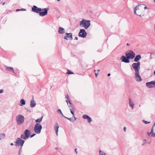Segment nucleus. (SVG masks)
Wrapping results in <instances>:
<instances>
[{"instance_id": "8", "label": "nucleus", "mask_w": 155, "mask_h": 155, "mask_svg": "<svg viewBox=\"0 0 155 155\" xmlns=\"http://www.w3.org/2000/svg\"><path fill=\"white\" fill-rule=\"evenodd\" d=\"M25 142V141L21 139V138L18 137L16 139V141L15 143H16V145H15L21 146L22 147Z\"/></svg>"}, {"instance_id": "47", "label": "nucleus", "mask_w": 155, "mask_h": 155, "mask_svg": "<svg viewBox=\"0 0 155 155\" xmlns=\"http://www.w3.org/2000/svg\"><path fill=\"white\" fill-rule=\"evenodd\" d=\"M74 117V121H75V120H76V118L75 117H74H74Z\"/></svg>"}, {"instance_id": "2", "label": "nucleus", "mask_w": 155, "mask_h": 155, "mask_svg": "<svg viewBox=\"0 0 155 155\" xmlns=\"http://www.w3.org/2000/svg\"><path fill=\"white\" fill-rule=\"evenodd\" d=\"M90 25V21L88 20H87L83 19L80 23V26L86 29H87Z\"/></svg>"}, {"instance_id": "40", "label": "nucleus", "mask_w": 155, "mask_h": 155, "mask_svg": "<svg viewBox=\"0 0 155 155\" xmlns=\"http://www.w3.org/2000/svg\"><path fill=\"white\" fill-rule=\"evenodd\" d=\"M3 92V89H1L0 90V93H2Z\"/></svg>"}, {"instance_id": "38", "label": "nucleus", "mask_w": 155, "mask_h": 155, "mask_svg": "<svg viewBox=\"0 0 155 155\" xmlns=\"http://www.w3.org/2000/svg\"><path fill=\"white\" fill-rule=\"evenodd\" d=\"M22 147H21H21L20 148V149H19V153H18V154H21V151H22Z\"/></svg>"}, {"instance_id": "35", "label": "nucleus", "mask_w": 155, "mask_h": 155, "mask_svg": "<svg viewBox=\"0 0 155 155\" xmlns=\"http://www.w3.org/2000/svg\"><path fill=\"white\" fill-rule=\"evenodd\" d=\"M152 137H155V133L152 132V133H151V135H150Z\"/></svg>"}, {"instance_id": "3", "label": "nucleus", "mask_w": 155, "mask_h": 155, "mask_svg": "<svg viewBox=\"0 0 155 155\" xmlns=\"http://www.w3.org/2000/svg\"><path fill=\"white\" fill-rule=\"evenodd\" d=\"M16 119L17 124L18 125H21L24 123L25 118L23 115L19 114L16 116Z\"/></svg>"}, {"instance_id": "46", "label": "nucleus", "mask_w": 155, "mask_h": 155, "mask_svg": "<svg viewBox=\"0 0 155 155\" xmlns=\"http://www.w3.org/2000/svg\"><path fill=\"white\" fill-rule=\"evenodd\" d=\"M66 102L67 103V104H68V103L69 102L68 100H66Z\"/></svg>"}, {"instance_id": "48", "label": "nucleus", "mask_w": 155, "mask_h": 155, "mask_svg": "<svg viewBox=\"0 0 155 155\" xmlns=\"http://www.w3.org/2000/svg\"><path fill=\"white\" fill-rule=\"evenodd\" d=\"M99 70H97V74H98V72L99 71Z\"/></svg>"}, {"instance_id": "23", "label": "nucleus", "mask_w": 155, "mask_h": 155, "mask_svg": "<svg viewBox=\"0 0 155 155\" xmlns=\"http://www.w3.org/2000/svg\"><path fill=\"white\" fill-rule=\"evenodd\" d=\"M6 70L8 71H12L14 72V69L12 67H7L6 68Z\"/></svg>"}, {"instance_id": "29", "label": "nucleus", "mask_w": 155, "mask_h": 155, "mask_svg": "<svg viewBox=\"0 0 155 155\" xmlns=\"http://www.w3.org/2000/svg\"><path fill=\"white\" fill-rule=\"evenodd\" d=\"M153 127H152L151 132H147V134L148 136H150L151 135V133H152V132H153Z\"/></svg>"}, {"instance_id": "18", "label": "nucleus", "mask_w": 155, "mask_h": 155, "mask_svg": "<svg viewBox=\"0 0 155 155\" xmlns=\"http://www.w3.org/2000/svg\"><path fill=\"white\" fill-rule=\"evenodd\" d=\"M59 128V126L58 123H55V125L54 126V129L57 135H58V131Z\"/></svg>"}, {"instance_id": "16", "label": "nucleus", "mask_w": 155, "mask_h": 155, "mask_svg": "<svg viewBox=\"0 0 155 155\" xmlns=\"http://www.w3.org/2000/svg\"><path fill=\"white\" fill-rule=\"evenodd\" d=\"M129 106L132 109H133L134 108V104L131 98H130L129 99Z\"/></svg>"}, {"instance_id": "36", "label": "nucleus", "mask_w": 155, "mask_h": 155, "mask_svg": "<svg viewBox=\"0 0 155 155\" xmlns=\"http://www.w3.org/2000/svg\"><path fill=\"white\" fill-rule=\"evenodd\" d=\"M57 112L59 114H62V113L60 109H58L57 110Z\"/></svg>"}, {"instance_id": "12", "label": "nucleus", "mask_w": 155, "mask_h": 155, "mask_svg": "<svg viewBox=\"0 0 155 155\" xmlns=\"http://www.w3.org/2000/svg\"><path fill=\"white\" fill-rule=\"evenodd\" d=\"M48 9V8H45L42 10V12H40L39 13V15L41 16H43L47 14Z\"/></svg>"}, {"instance_id": "51", "label": "nucleus", "mask_w": 155, "mask_h": 155, "mask_svg": "<svg viewBox=\"0 0 155 155\" xmlns=\"http://www.w3.org/2000/svg\"><path fill=\"white\" fill-rule=\"evenodd\" d=\"M144 9H147V7H146V6H145V7H144Z\"/></svg>"}, {"instance_id": "4", "label": "nucleus", "mask_w": 155, "mask_h": 155, "mask_svg": "<svg viewBox=\"0 0 155 155\" xmlns=\"http://www.w3.org/2000/svg\"><path fill=\"white\" fill-rule=\"evenodd\" d=\"M31 134V132L29 130H26L24 132V134H22L21 136V139L26 140L28 139Z\"/></svg>"}, {"instance_id": "5", "label": "nucleus", "mask_w": 155, "mask_h": 155, "mask_svg": "<svg viewBox=\"0 0 155 155\" xmlns=\"http://www.w3.org/2000/svg\"><path fill=\"white\" fill-rule=\"evenodd\" d=\"M42 128L41 125L39 123H36L35 126L34 130L36 133L39 134L41 133Z\"/></svg>"}, {"instance_id": "9", "label": "nucleus", "mask_w": 155, "mask_h": 155, "mask_svg": "<svg viewBox=\"0 0 155 155\" xmlns=\"http://www.w3.org/2000/svg\"><path fill=\"white\" fill-rule=\"evenodd\" d=\"M87 35V33L84 29H81L78 34V35L79 37L83 38H85Z\"/></svg>"}, {"instance_id": "61", "label": "nucleus", "mask_w": 155, "mask_h": 155, "mask_svg": "<svg viewBox=\"0 0 155 155\" xmlns=\"http://www.w3.org/2000/svg\"><path fill=\"white\" fill-rule=\"evenodd\" d=\"M19 155H21V154H19Z\"/></svg>"}, {"instance_id": "27", "label": "nucleus", "mask_w": 155, "mask_h": 155, "mask_svg": "<svg viewBox=\"0 0 155 155\" xmlns=\"http://www.w3.org/2000/svg\"><path fill=\"white\" fill-rule=\"evenodd\" d=\"M99 155H106L105 153L102 151L99 150Z\"/></svg>"}, {"instance_id": "50", "label": "nucleus", "mask_w": 155, "mask_h": 155, "mask_svg": "<svg viewBox=\"0 0 155 155\" xmlns=\"http://www.w3.org/2000/svg\"><path fill=\"white\" fill-rule=\"evenodd\" d=\"M110 75V73L108 74H107V76L108 77Z\"/></svg>"}, {"instance_id": "59", "label": "nucleus", "mask_w": 155, "mask_h": 155, "mask_svg": "<svg viewBox=\"0 0 155 155\" xmlns=\"http://www.w3.org/2000/svg\"><path fill=\"white\" fill-rule=\"evenodd\" d=\"M154 2H155V0H154Z\"/></svg>"}, {"instance_id": "19", "label": "nucleus", "mask_w": 155, "mask_h": 155, "mask_svg": "<svg viewBox=\"0 0 155 155\" xmlns=\"http://www.w3.org/2000/svg\"><path fill=\"white\" fill-rule=\"evenodd\" d=\"M141 58V56L140 55H137L134 59V61L136 62H138V61Z\"/></svg>"}, {"instance_id": "44", "label": "nucleus", "mask_w": 155, "mask_h": 155, "mask_svg": "<svg viewBox=\"0 0 155 155\" xmlns=\"http://www.w3.org/2000/svg\"><path fill=\"white\" fill-rule=\"evenodd\" d=\"M75 151L76 152V154H77L78 152H77V148H76L75 149Z\"/></svg>"}, {"instance_id": "32", "label": "nucleus", "mask_w": 155, "mask_h": 155, "mask_svg": "<svg viewBox=\"0 0 155 155\" xmlns=\"http://www.w3.org/2000/svg\"><path fill=\"white\" fill-rule=\"evenodd\" d=\"M87 119L88 123H90L91 122L92 119L90 117H89Z\"/></svg>"}, {"instance_id": "1", "label": "nucleus", "mask_w": 155, "mask_h": 155, "mask_svg": "<svg viewBox=\"0 0 155 155\" xmlns=\"http://www.w3.org/2000/svg\"><path fill=\"white\" fill-rule=\"evenodd\" d=\"M143 5H138L134 8V14H135L141 16V14L143 12Z\"/></svg>"}, {"instance_id": "42", "label": "nucleus", "mask_w": 155, "mask_h": 155, "mask_svg": "<svg viewBox=\"0 0 155 155\" xmlns=\"http://www.w3.org/2000/svg\"><path fill=\"white\" fill-rule=\"evenodd\" d=\"M26 10L24 8H22V9H21V11H25Z\"/></svg>"}, {"instance_id": "52", "label": "nucleus", "mask_w": 155, "mask_h": 155, "mask_svg": "<svg viewBox=\"0 0 155 155\" xmlns=\"http://www.w3.org/2000/svg\"><path fill=\"white\" fill-rule=\"evenodd\" d=\"M155 126V122L154 124H153V126L152 127H154Z\"/></svg>"}, {"instance_id": "20", "label": "nucleus", "mask_w": 155, "mask_h": 155, "mask_svg": "<svg viewBox=\"0 0 155 155\" xmlns=\"http://www.w3.org/2000/svg\"><path fill=\"white\" fill-rule=\"evenodd\" d=\"M58 32L60 34L64 33L65 32L64 29L62 27H60L58 29Z\"/></svg>"}, {"instance_id": "14", "label": "nucleus", "mask_w": 155, "mask_h": 155, "mask_svg": "<svg viewBox=\"0 0 155 155\" xmlns=\"http://www.w3.org/2000/svg\"><path fill=\"white\" fill-rule=\"evenodd\" d=\"M32 11L35 12L37 13H39L40 12L42 11L41 8H38L35 5L33 6V7H32Z\"/></svg>"}, {"instance_id": "58", "label": "nucleus", "mask_w": 155, "mask_h": 155, "mask_svg": "<svg viewBox=\"0 0 155 155\" xmlns=\"http://www.w3.org/2000/svg\"><path fill=\"white\" fill-rule=\"evenodd\" d=\"M5 4V2H4V3L2 4V5H4Z\"/></svg>"}, {"instance_id": "53", "label": "nucleus", "mask_w": 155, "mask_h": 155, "mask_svg": "<svg viewBox=\"0 0 155 155\" xmlns=\"http://www.w3.org/2000/svg\"><path fill=\"white\" fill-rule=\"evenodd\" d=\"M11 145H12V146H13V143H11V144H10Z\"/></svg>"}, {"instance_id": "21", "label": "nucleus", "mask_w": 155, "mask_h": 155, "mask_svg": "<svg viewBox=\"0 0 155 155\" xmlns=\"http://www.w3.org/2000/svg\"><path fill=\"white\" fill-rule=\"evenodd\" d=\"M69 107V108L70 110L71 113L72 114L73 117H74V107H72V109L70 108V106H68Z\"/></svg>"}, {"instance_id": "39", "label": "nucleus", "mask_w": 155, "mask_h": 155, "mask_svg": "<svg viewBox=\"0 0 155 155\" xmlns=\"http://www.w3.org/2000/svg\"><path fill=\"white\" fill-rule=\"evenodd\" d=\"M35 135H36V134H33L31 135V136L30 137H31H31H34V136Z\"/></svg>"}, {"instance_id": "30", "label": "nucleus", "mask_w": 155, "mask_h": 155, "mask_svg": "<svg viewBox=\"0 0 155 155\" xmlns=\"http://www.w3.org/2000/svg\"><path fill=\"white\" fill-rule=\"evenodd\" d=\"M89 116L86 114H84L83 115V118L84 119H87L88 118Z\"/></svg>"}, {"instance_id": "55", "label": "nucleus", "mask_w": 155, "mask_h": 155, "mask_svg": "<svg viewBox=\"0 0 155 155\" xmlns=\"http://www.w3.org/2000/svg\"><path fill=\"white\" fill-rule=\"evenodd\" d=\"M130 45L129 43H127V45Z\"/></svg>"}, {"instance_id": "6", "label": "nucleus", "mask_w": 155, "mask_h": 155, "mask_svg": "<svg viewBox=\"0 0 155 155\" xmlns=\"http://www.w3.org/2000/svg\"><path fill=\"white\" fill-rule=\"evenodd\" d=\"M140 63L139 61L137 63H134L132 64V67L133 68L135 73L139 72L140 68Z\"/></svg>"}, {"instance_id": "33", "label": "nucleus", "mask_w": 155, "mask_h": 155, "mask_svg": "<svg viewBox=\"0 0 155 155\" xmlns=\"http://www.w3.org/2000/svg\"><path fill=\"white\" fill-rule=\"evenodd\" d=\"M66 98L68 100L69 103V104L71 105V104L70 102V101L69 100V97L68 94L66 96Z\"/></svg>"}, {"instance_id": "57", "label": "nucleus", "mask_w": 155, "mask_h": 155, "mask_svg": "<svg viewBox=\"0 0 155 155\" xmlns=\"http://www.w3.org/2000/svg\"><path fill=\"white\" fill-rule=\"evenodd\" d=\"M61 115H62V116L64 117H65L64 116V115H63V114H61Z\"/></svg>"}, {"instance_id": "41", "label": "nucleus", "mask_w": 155, "mask_h": 155, "mask_svg": "<svg viewBox=\"0 0 155 155\" xmlns=\"http://www.w3.org/2000/svg\"><path fill=\"white\" fill-rule=\"evenodd\" d=\"M126 127H124V131L125 132H126Z\"/></svg>"}, {"instance_id": "26", "label": "nucleus", "mask_w": 155, "mask_h": 155, "mask_svg": "<svg viewBox=\"0 0 155 155\" xmlns=\"http://www.w3.org/2000/svg\"><path fill=\"white\" fill-rule=\"evenodd\" d=\"M146 143L149 144L150 143L148 141H147L146 140L144 139L143 141V143L142 144V145L144 146Z\"/></svg>"}, {"instance_id": "34", "label": "nucleus", "mask_w": 155, "mask_h": 155, "mask_svg": "<svg viewBox=\"0 0 155 155\" xmlns=\"http://www.w3.org/2000/svg\"><path fill=\"white\" fill-rule=\"evenodd\" d=\"M64 117L65 118H66L67 119L71 121L74 122V121H73V120L71 118H68V117Z\"/></svg>"}, {"instance_id": "17", "label": "nucleus", "mask_w": 155, "mask_h": 155, "mask_svg": "<svg viewBox=\"0 0 155 155\" xmlns=\"http://www.w3.org/2000/svg\"><path fill=\"white\" fill-rule=\"evenodd\" d=\"M36 105V103L34 99H32L30 102V106L31 108L35 107Z\"/></svg>"}, {"instance_id": "43", "label": "nucleus", "mask_w": 155, "mask_h": 155, "mask_svg": "<svg viewBox=\"0 0 155 155\" xmlns=\"http://www.w3.org/2000/svg\"><path fill=\"white\" fill-rule=\"evenodd\" d=\"M95 76L96 77H97V74H97V72H96V73H95Z\"/></svg>"}, {"instance_id": "45", "label": "nucleus", "mask_w": 155, "mask_h": 155, "mask_svg": "<svg viewBox=\"0 0 155 155\" xmlns=\"http://www.w3.org/2000/svg\"><path fill=\"white\" fill-rule=\"evenodd\" d=\"M21 11V9H17L16 10V11Z\"/></svg>"}, {"instance_id": "37", "label": "nucleus", "mask_w": 155, "mask_h": 155, "mask_svg": "<svg viewBox=\"0 0 155 155\" xmlns=\"http://www.w3.org/2000/svg\"><path fill=\"white\" fill-rule=\"evenodd\" d=\"M143 122L145 124H149L150 123V122H147V121H146L144 120H143Z\"/></svg>"}, {"instance_id": "54", "label": "nucleus", "mask_w": 155, "mask_h": 155, "mask_svg": "<svg viewBox=\"0 0 155 155\" xmlns=\"http://www.w3.org/2000/svg\"><path fill=\"white\" fill-rule=\"evenodd\" d=\"M71 106V107H70V108H71L72 109V107H72V106Z\"/></svg>"}, {"instance_id": "49", "label": "nucleus", "mask_w": 155, "mask_h": 155, "mask_svg": "<svg viewBox=\"0 0 155 155\" xmlns=\"http://www.w3.org/2000/svg\"><path fill=\"white\" fill-rule=\"evenodd\" d=\"M75 39L78 40V38L77 37H75V38L74 39Z\"/></svg>"}, {"instance_id": "28", "label": "nucleus", "mask_w": 155, "mask_h": 155, "mask_svg": "<svg viewBox=\"0 0 155 155\" xmlns=\"http://www.w3.org/2000/svg\"><path fill=\"white\" fill-rule=\"evenodd\" d=\"M153 127H152L151 132H147V134L148 136H150L151 135V133H152V132H153Z\"/></svg>"}, {"instance_id": "31", "label": "nucleus", "mask_w": 155, "mask_h": 155, "mask_svg": "<svg viewBox=\"0 0 155 155\" xmlns=\"http://www.w3.org/2000/svg\"><path fill=\"white\" fill-rule=\"evenodd\" d=\"M67 73L68 74H73L74 73L72 72L70 70H68Z\"/></svg>"}, {"instance_id": "25", "label": "nucleus", "mask_w": 155, "mask_h": 155, "mask_svg": "<svg viewBox=\"0 0 155 155\" xmlns=\"http://www.w3.org/2000/svg\"><path fill=\"white\" fill-rule=\"evenodd\" d=\"M43 117V116H42L41 117L40 119H38L35 120L36 122H38L40 123L41 122L42 119V118Z\"/></svg>"}, {"instance_id": "11", "label": "nucleus", "mask_w": 155, "mask_h": 155, "mask_svg": "<svg viewBox=\"0 0 155 155\" xmlns=\"http://www.w3.org/2000/svg\"><path fill=\"white\" fill-rule=\"evenodd\" d=\"M147 86L149 88L155 87V81H152L146 83Z\"/></svg>"}, {"instance_id": "56", "label": "nucleus", "mask_w": 155, "mask_h": 155, "mask_svg": "<svg viewBox=\"0 0 155 155\" xmlns=\"http://www.w3.org/2000/svg\"><path fill=\"white\" fill-rule=\"evenodd\" d=\"M94 72L95 73L97 72V71H96V70H94Z\"/></svg>"}, {"instance_id": "60", "label": "nucleus", "mask_w": 155, "mask_h": 155, "mask_svg": "<svg viewBox=\"0 0 155 155\" xmlns=\"http://www.w3.org/2000/svg\"><path fill=\"white\" fill-rule=\"evenodd\" d=\"M58 149V148H55V149Z\"/></svg>"}, {"instance_id": "15", "label": "nucleus", "mask_w": 155, "mask_h": 155, "mask_svg": "<svg viewBox=\"0 0 155 155\" xmlns=\"http://www.w3.org/2000/svg\"><path fill=\"white\" fill-rule=\"evenodd\" d=\"M66 35H67L66 36H65L64 38L65 39L68 40L70 38L71 40H72L73 39L72 37V34L71 33H66Z\"/></svg>"}, {"instance_id": "10", "label": "nucleus", "mask_w": 155, "mask_h": 155, "mask_svg": "<svg viewBox=\"0 0 155 155\" xmlns=\"http://www.w3.org/2000/svg\"><path fill=\"white\" fill-rule=\"evenodd\" d=\"M135 78L136 81L137 82H140L142 81V78L139 74V72L135 73Z\"/></svg>"}, {"instance_id": "13", "label": "nucleus", "mask_w": 155, "mask_h": 155, "mask_svg": "<svg viewBox=\"0 0 155 155\" xmlns=\"http://www.w3.org/2000/svg\"><path fill=\"white\" fill-rule=\"evenodd\" d=\"M120 59L121 60L122 62H124L126 63H129L130 62L129 59L126 56H122L120 58Z\"/></svg>"}, {"instance_id": "24", "label": "nucleus", "mask_w": 155, "mask_h": 155, "mask_svg": "<svg viewBox=\"0 0 155 155\" xmlns=\"http://www.w3.org/2000/svg\"><path fill=\"white\" fill-rule=\"evenodd\" d=\"M5 137V134H0V140L4 139Z\"/></svg>"}, {"instance_id": "7", "label": "nucleus", "mask_w": 155, "mask_h": 155, "mask_svg": "<svg viewBox=\"0 0 155 155\" xmlns=\"http://www.w3.org/2000/svg\"><path fill=\"white\" fill-rule=\"evenodd\" d=\"M125 55L128 58L133 59L135 56V53L132 51L130 50L128 52H127L125 53Z\"/></svg>"}, {"instance_id": "22", "label": "nucleus", "mask_w": 155, "mask_h": 155, "mask_svg": "<svg viewBox=\"0 0 155 155\" xmlns=\"http://www.w3.org/2000/svg\"><path fill=\"white\" fill-rule=\"evenodd\" d=\"M20 103V105L22 106L23 105L25 104V101L24 99H22L21 100Z\"/></svg>"}]
</instances>
